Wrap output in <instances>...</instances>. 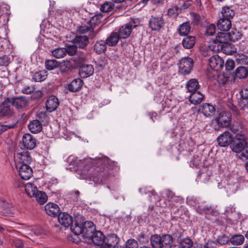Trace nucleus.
<instances>
[{"label": "nucleus", "mask_w": 248, "mask_h": 248, "mask_svg": "<svg viewBox=\"0 0 248 248\" xmlns=\"http://www.w3.org/2000/svg\"><path fill=\"white\" fill-rule=\"evenodd\" d=\"M79 66V74L82 78H86L92 76L94 72V68L91 64H82Z\"/></svg>", "instance_id": "15"}, {"label": "nucleus", "mask_w": 248, "mask_h": 248, "mask_svg": "<svg viewBox=\"0 0 248 248\" xmlns=\"http://www.w3.org/2000/svg\"><path fill=\"white\" fill-rule=\"evenodd\" d=\"M119 242V238L115 234L108 235L106 238H105V241L103 245L100 248H110L111 247L118 245Z\"/></svg>", "instance_id": "17"}, {"label": "nucleus", "mask_w": 248, "mask_h": 248, "mask_svg": "<svg viewBox=\"0 0 248 248\" xmlns=\"http://www.w3.org/2000/svg\"><path fill=\"white\" fill-rule=\"evenodd\" d=\"M199 84L195 79H190L186 83V87L188 92L192 93L197 91L199 88Z\"/></svg>", "instance_id": "32"}, {"label": "nucleus", "mask_w": 248, "mask_h": 248, "mask_svg": "<svg viewBox=\"0 0 248 248\" xmlns=\"http://www.w3.org/2000/svg\"><path fill=\"white\" fill-rule=\"evenodd\" d=\"M34 91V88L33 86H26L22 90V92L25 94H30L33 93Z\"/></svg>", "instance_id": "64"}, {"label": "nucleus", "mask_w": 248, "mask_h": 248, "mask_svg": "<svg viewBox=\"0 0 248 248\" xmlns=\"http://www.w3.org/2000/svg\"><path fill=\"white\" fill-rule=\"evenodd\" d=\"M186 202H187V204L194 207L196 208V210L198 208V206H200L199 205V200L196 197H188L186 199Z\"/></svg>", "instance_id": "54"}, {"label": "nucleus", "mask_w": 248, "mask_h": 248, "mask_svg": "<svg viewBox=\"0 0 248 248\" xmlns=\"http://www.w3.org/2000/svg\"><path fill=\"white\" fill-rule=\"evenodd\" d=\"M9 102L17 108H25L29 104V100L25 96L10 98L9 99Z\"/></svg>", "instance_id": "12"}, {"label": "nucleus", "mask_w": 248, "mask_h": 248, "mask_svg": "<svg viewBox=\"0 0 248 248\" xmlns=\"http://www.w3.org/2000/svg\"><path fill=\"white\" fill-rule=\"evenodd\" d=\"M83 163L85 166L82 172L85 176L98 178L102 182L105 180L104 176L108 173V169H113L117 164V162L105 156L85 159Z\"/></svg>", "instance_id": "1"}, {"label": "nucleus", "mask_w": 248, "mask_h": 248, "mask_svg": "<svg viewBox=\"0 0 248 248\" xmlns=\"http://www.w3.org/2000/svg\"><path fill=\"white\" fill-rule=\"evenodd\" d=\"M238 157L241 160H246L248 159V144L239 154L237 155Z\"/></svg>", "instance_id": "58"}, {"label": "nucleus", "mask_w": 248, "mask_h": 248, "mask_svg": "<svg viewBox=\"0 0 248 248\" xmlns=\"http://www.w3.org/2000/svg\"><path fill=\"white\" fill-rule=\"evenodd\" d=\"M58 66V62L55 60H47L45 62V67L48 70H52Z\"/></svg>", "instance_id": "50"}, {"label": "nucleus", "mask_w": 248, "mask_h": 248, "mask_svg": "<svg viewBox=\"0 0 248 248\" xmlns=\"http://www.w3.org/2000/svg\"><path fill=\"white\" fill-rule=\"evenodd\" d=\"M83 82L79 78H76L73 80L68 85V89L70 92H77L79 91L82 85Z\"/></svg>", "instance_id": "24"}, {"label": "nucleus", "mask_w": 248, "mask_h": 248, "mask_svg": "<svg viewBox=\"0 0 248 248\" xmlns=\"http://www.w3.org/2000/svg\"><path fill=\"white\" fill-rule=\"evenodd\" d=\"M236 62L241 64H247L248 57L243 54H238L236 56Z\"/></svg>", "instance_id": "53"}, {"label": "nucleus", "mask_w": 248, "mask_h": 248, "mask_svg": "<svg viewBox=\"0 0 248 248\" xmlns=\"http://www.w3.org/2000/svg\"><path fill=\"white\" fill-rule=\"evenodd\" d=\"M36 139L29 133L25 134L22 138V144L28 150H32L36 146Z\"/></svg>", "instance_id": "14"}, {"label": "nucleus", "mask_w": 248, "mask_h": 248, "mask_svg": "<svg viewBox=\"0 0 248 248\" xmlns=\"http://www.w3.org/2000/svg\"><path fill=\"white\" fill-rule=\"evenodd\" d=\"M59 105V102L58 98L54 95H51L47 98L46 107L48 111L52 112L56 109Z\"/></svg>", "instance_id": "21"}, {"label": "nucleus", "mask_w": 248, "mask_h": 248, "mask_svg": "<svg viewBox=\"0 0 248 248\" xmlns=\"http://www.w3.org/2000/svg\"><path fill=\"white\" fill-rule=\"evenodd\" d=\"M239 93L241 96V100L239 102V107L241 109L248 108V86H244Z\"/></svg>", "instance_id": "11"}, {"label": "nucleus", "mask_w": 248, "mask_h": 248, "mask_svg": "<svg viewBox=\"0 0 248 248\" xmlns=\"http://www.w3.org/2000/svg\"><path fill=\"white\" fill-rule=\"evenodd\" d=\"M36 120H39L40 123H47L49 121V117L46 112L40 111L38 113L36 116Z\"/></svg>", "instance_id": "47"}, {"label": "nucleus", "mask_w": 248, "mask_h": 248, "mask_svg": "<svg viewBox=\"0 0 248 248\" xmlns=\"http://www.w3.org/2000/svg\"><path fill=\"white\" fill-rule=\"evenodd\" d=\"M248 144V140L245 135L237 134L236 141L232 147V151L239 155Z\"/></svg>", "instance_id": "5"}, {"label": "nucleus", "mask_w": 248, "mask_h": 248, "mask_svg": "<svg viewBox=\"0 0 248 248\" xmlns=\"http://www.w3.org/2000/svg\"><path fill=\"white\" fill-rule=\"evenodd\" d=\"M53 57L57 59H60L66 55V50L64 47L57 48L51 52Z\"/></svg>", "instance_id": "39"}, {"label": "nucleus", "mask_w": 248, "mask_h": 248, "mask_svg": "<svg viewBox=\"0 0 248 248\" xmlns=\"http://www.w3.org/2000/svg\"><path fill=\"white\" fill-rule=\"evenodd\" d=\"M22 179L28 180L32 175V170L29 165H17L16 166Z\"/></svg>", "instance_id": "9"}, {"label": "nucleus", "mask_w": 248, "mask_h": 248, "mask_svg": "<svg viewBox=\"0 0 248 248\" xmlns=\"http://www.w3.org/2000/svg\"><path fill=\"white\" fill-rule=\"evenodd\" d=\"M28 128L31 132L37 133L42 130V124L39 120H34L30 122Z\"/></svg>", "instance_id": "27"}, {"label": "nucleus", "mask_w": 248, "mask_h": 248, "mask_svg": "<svg viewBox=\"0 0 248 248\" xmlns=\"http://www.w3.org/2000/svg\"><path fill=\"white\" fill-rule=\"evenodd\" d=\"M193 110L192 116L195 117V122L198 123L202 121L200 118L201 117V113L206 118H211L215 113L216 108L214 106L210 103H204L200 108L194 107L192 108Z\"/></svg>", "instance_id": "2"}, {"label": "nucleus", "mask_w": 248, "mask_h": 248, "mask_svg": "<svg viewBox=\"0 0 248 248\" xmlns=\"http://www.w3.org/2000/svg\"><path fill=\"white\" fill-rule=\"evenodd\" d=\"M78 31L82 34L89 32V35L92 38H93L95 36V34L93 32V29L91 27L86 26H80L79 28Z\"/></svg>", "instance_id": "42"}, {"label": "nucleus", "mask_w": 248, "mask_h": 248, "mask_svg": "<svg viewBox=\"0 0 248 248\" xmlns=\"http://www.w3.org/2000/svg\"><path fill=\"white\" fill-rule=\"evenodd\" d=\"M10 62V58L7 55L0 57V66H7Z\"/></svg>", "instance_id": "59"}, {"label": "nucleus", "mask_w": 248, "mask_h": 248, "mask_svg": "<svg viewBox=\"0 0 248 248\" xmlns=\"http://www.w3.org/2000/svg\"><path fill=\"white\" fill-rule=\"evenodd\" d=\"M231 114L228 111H222L211 123L212 126L216 130H219L221 127L228 126L231 122Z\"/></svg>", "instance_id": "3"}, {"label": "nucleus", "mask_w": 248, "mask_h": 248, "mask_svg": "<svg viewBox=\"0 0 248 248\" xmlns=\"http://www.w3.org/2000/svg\"><path fill=\"white\" fill-rule=\"evenodd\" d=\"M196 211L200 214H211L213 212V209L211 206L204 207L202 206H198Z\"/></svg>", "instance_id": "52"}, {"label": "nucleus", "mask_w": 248, "mask_h": 248, "mask_svg": "<svg viewBox=\"0 0 248 248\" xmlns=\"http://www.w3.org/2000/svg\"><path fill=\"white\" fill-rule=\"evenodd\" d=\"M71 67V63L69 61H63L61 64L60 68L62 72H65L66 70L69 69Z\"/></svg>", "instance_id": "63"}, {"label": "nucleus", "mask_w": 248, "mask_h": 248, "mask_svg": "<svg viewBox=\"0 0 248 248\" xmlns=\"http://www.w3.org/2000/svg\"><path fill=\"white\" fill-rule=\"evenodd\" d=\"M0 113L2 116H10L13 115V111L7 104H3L1 107Z\"/></svg>", "instance_id": "46"}, {"label": "nucleus", "mask_w": 248, "mask_h": 248, "mask_svg": "<svg viewBox=\"0 0 248 248\" xmlns=\"http://www.w3.org/2000/svg\"><path fill=\"white\" fill-rule=\"evenodd\" d=\"M84 228L85 229V234L87 236H90V232L95 230V226L93 222L91 221H86L83 224Z\"/></svg>", "instance_id": "44"}, {"label": "nucleus", "mask_w": 248, "mask_h": 248, "mask_svg": "<svg viewBox=\"0 0 248 248\" xmlns=\"http://www.w3.org/2000/svg\"><path fill=\"white\" fill-rule=\"evenodd\" d=\"M31 161V157L29 152L23 151L18 153L15 156L16 166L17 165H29Z\"/></svg>", "instance_id": "7"}, {"label": "nucleus", "mask_w": 248, "mask_h": 248, "mask_svg": "<svg viewBox=\"0 0 248 248\" xmlns=\"http://www.w3.org/2000/svg\"><path fill=\"white\" fill-rule=\"evenodd\" d=\"M92 240L95 245L101 247L105 241V236L103 233L99 231L93 232Z\"/></svg>", "instance_id": "22"}, {"label": "nucleus", "mask_w": 248, "mask_h": 248, "mask_svg": "<svg viewBox=\"0 0 248 248\" xmlns=\"http://www.w3.org/2000/svg\"><path fill=\"white\" fill-rule=\"evenodd\" d=\"M71 230L73 232L77 235L81 233H85V229L84 228L83 224L75 223L74 226H71Z\"/></svg>", "instance_id": "38"}, {"label": "nucleus", "mask_w": 248, "mask_h": 248, "mask_svg": "<svg viewBox=\"0 0 248 248\" xmlns=\"http://www.w3.org/2000/svg\"><path fill=\"white\" fill-rule=\"evenodd\" d=\"M244 240L245 237L242 234H235L230 237V243L233 245H241L243 244Z\"/></svg>", "instance_id": "31"}, {"label": "nucleus", "mask_w": 248, "mask_h": 248, "mask_svg": "<svg viewBox=\"0 0 248 248\" xmlns=\"http://www.w3.org/2000/svg\"><path fill=\"white\" fill-rule=\"evenodd\" d=\"M210 67L215 71L220 70L224 66V61L217 55L212 56L208 61Z\"/></svg>", "instance_id": "8"}, {"label": "nucleus", "mask_w": 248, "mask_h": 248, "mask_svg": "<svg viewBox=\"0 0 248 248\" xmlns=\"http://www.w3.org/2000/svg\"><path fill=\"white\" fill-rule=\"evenodd\" d=\"M217 141L219 146H228L232 141V135L230 132L225 131L218 136Z\"/></svg>", "instance_id": "13"}, {"label": "nucleus", "mask_w": 248, "mask_h": 248, "mask_svg": "<svg viewBox=\"0 0 248 248\" xmlns=\"http://www.w3.org/2000/svg\"><path fill=\"white\" fill-rule=\"evenodd\" d=\"M138 244L137 242L134 239H129L126 242V248H138Z\"/></svg>", "instance_id": "60"}, {"label": "nucleus", "mask_w": 248, "mask_h": 248, "mask_svg": "<svg viewBox=\"0 0 248 248\" xmlns=\"http://www.w3.org/2000/svg\"><path fill=\"white\" fill-rule=\"evenodd\" d=\"M226 34L223 32H219L216 38L209 42V48L214 52H218L222 49L223 44L226 43L225 38Z\"/></svg>", "instance_id": "4"}, {"label": "nucleus", "mask_w": 248, "mask_h": 248, "mask_svg": "<svg viewBox=\"0 0 248 248\" xmlns=\"http://www.w3.org/2000/svg\"><path fill=\"white\" fill-rule=\"evenodd\" d=\"M221 14L222 15V18H225V19L231 20L234 16L235 13L232 8L229 7H225L222 8Z\"/></svg>", "instance_id": "34"}, {"label": "nucleus", "mask_w": 248, "mask_h": 248, "mask_svg": "<svg viewBox=\"0 0 248 248\" xmlns=\"http://www.w3.org/2000/svg\"><path fill=\"white\" fill-rule=\"evenodd\" d=\"M232 24L231 20L221 18L217 22V27L218 29L223 31H229L231 28Z\"/></svg>", "instance_id": "25"}, {"label": "nucleus", "mask_w": 248, "mask_h": 248, "mask_svg": "<svg viewBox=\"0 0 248 248\" xmlns=\"http://www.w3.org/2000/svg\"><path fill=\"white\" fill-rule=\"evenodd\" d=\"M86 60V56L83 52L78 51L77 54V57L74 59L75 62L78 65L84 63Z\"/></svg>", "instance_id": "49"}, {"label": "nucleus", "mask_w": 248, "mask_h": 248, "mask_svg": "<svg viewBox=\"0 0 248 248\" xmlns=\"http://www.w3.org/2000/svg\"><path fill=\"white\" fill-rule=\"evenodd\" d=\"M164 20L162 16H152L149 21V27L153 31H158L164 25Z\"/></svg>", "instance_id": "16"}, {"label": "nucleus", "mask_w": 248, "mask_h": 248, "mask_svg": "<svg viewBox=\"0 0 248 248\" xmlns=\"http://www.w3.org/2000/svg\"><path fill=\"white\" fill-rule=\"evenodd\" d=\"M135 27H136V25L134 22H130L122 26L117 33L121 39H126L130 36L133 28Z\"/></svg>", "instance_id": "10"}, {"label": "nucleus", "mask_w": 248, "mask_h": 248, "mask_svg": "<svg viewBox=\"0 0 248 248\" xmlns=\"http://www.w3.org/2000/svg\"><path fill=\"white\" fill-rule=\"evenodd\" d=\"M46 70H42L35 72L32 76V78L36 82H41L46 79L47 75Z\"/></svg>", "instance_id": "35"}, {"label": "nucleus", "mask_w": 248, "mask_h": 248, "mask_svg": "<svg viewBox=\"0 0 248 248\" xmlns=\"http://www.w3.org/2000/svg\"><path fill=\"white\" fill-rule=\"evenodd\" d=\"M195 41L196 38L195 36L186 35L182 40V46L185 48L190 49L194 46Z\"/></svg>", "instance_id": "26"}, {"label": "nucleus", "mask_w": 248, "mask_h": 248, "mask_svg": "<svg viewBox=\"0 0 248 248\" xmlns=\"http://www.w3.org/2000/svg\"><path fill=\"white\" fill-rule=\"evenodd\" d=\"M24 187L26 193L30 197H33L38 191L36 186L30 183L25 184Z\"/></svg>", "instance_id": "33"}, {"label": "nucleus", "mask_w": 248, "mask_h": 248, "mask_svg": "<svg viewBox=\"0 0 248 248\" xmlns=\"http://www.w3.org/2000/svg\"><path fill=\"white\" fill-rule=\"evenodd\" d=\"M46 213L52 217H56L60 213V209L59 206L54 203H48L45 206Z\"/></svg>", "instance_id": "20"}, {"label": "nucleus", "mask_w": 248, "mask_h": 248, "mask_svg": "<svg viewBox=\"0 0 248 248\" xmlns=\"http://www.w3.org/2000/svg\"><path fill=\"white\" fill-rule=\"evenodd\" d=\"M216 243L221 245H224L227 244L230 242V237L225 234H222L219 235L217 239Z\"/></svg>", "instance_id": "45"}, {"label": "nucleus", "mask_w": 248, "mask_h": 248, "mask_svg": "<svg viewBox=\"0 0 248 248\" xmlns=\"http://www.w3.org/2000/svg\"><path fill=\"white\" fill-rule=\"evenodd\" d=\"M192 245L193 242L189 238H184L180 241V246L183 248H190Z\"/></svg>", "instance_id": "55"}, {"label": "nucleus", "mask_w": 248, "mask_h": 248, "mask_svg": "<svg viewBox=\"0 0 248 248\" xmlns=\"http://www.w3.org/2000/svg\"><path fill=\"white\" fill-rule=\"evenodd\" d=\"M119 34L116 32H112L110 33L109 36L107 38L106 42L109 46H114L118 42L119 39H120Z\"/></svg>", "instance_id": "28"}, {"label": "nucleus", "mask_w": 248, "mask_h": 248, "mask_svg": "<svg viewBox=\"0 0 248 248\" xmlns=\"http://www.w3.org/2000/svg\"><path fill=\"white\" fill-rule=\"evenodd\" d=\"M162 242L163 248L169 247L173 242V238L170 234H164L162 236Z\"/></svg>", "instance_id": "43"}, {"label": "nucleus", "mask_w": 248, "mask_h": 248, "mask_svg": "<svg viewBox=\"0 0 248 248\" xmlns=\"http://www.w3.org/2000/svg\"><path fill=\"white\" fill-rule=\"evenodd\" d=\"M190 15L192 23H193L194 25L198 24L201 19L200 16L196 14L195 13L193 12L190 13Z\"/></svg>", "instance_id": "61"}, {"label": "nucleus", "mask_w": 248, "mask_h": 248, "mask_svg": "<svg viewBox=\"0 0 248 248\" xmlns=\"http://www.w3.org/2000/svg\"><path fill=\"white\" fill-rule=\"evenodd\" d=\"M114 5L112 2H106L101 5L100 10L105 13H108L112 11L114 8Z\"/></svg>", "instance_id": "48"}, {"label": "nucleus", "mask_w": 248, "mask_h": 248, "mask_svg": "<svg viewBox=\"0 0 248 248\" xmlns=\"http://www.w3.org/2000/svg\"><path fill=\"white\" fill-rule=\"evenodd\" d=\"M139 192L141 194H147L151 201H153V199L155 200L156 193L155 190H147L146 187L140 188L139 189Z\"/></svg>", "instance_id": "40"}, {"label": "nucleus", "mask_w": 248, "mask_h": 248, "mask_svg": "<svg viewBox=\"0 0 248 248\" xmlns=\"http://www.w3.org/2000/svg\"><path fill=\"white\" fill-rule=\"evenodd\" d=\"M15 125V124H8L7 123H5L4 124L0 123V134L4 132L9 129L14 128Z\"/></svg>", "instance_id": "56"}, {"label": "nucleus", "mask_w": 248, "mask_h": 248, "mask_svg": "<svg viewBox=\"0 0 248 248\" xmlns=\"http://www.w3.org/2000/svg\"><path fill=\"white\" fill-rule=\"evenodd\" d=\"M58 219L59 222L66 228L70 226L73 223L72 217L65 212L60 213L58 215Z\"/></svg>", "instance_id": "18"}, {"label": "nucleus", "mask_w": 248, "mask_h": 248, "mask_svg": "<svg viewBox=\"0 0 248 248\" xmlns=\"http://www.w3.org/2000/svg\"><path fill=\"white\" fill-rule=\"evenodd\" d=\"M235 67V64L233 60L228 59L225 63L226 69L228 71L232 70Z\"/></svg>", "instance_id": "62"}, {"label": "nucleus", "mask_w": 248, "mask_h": 248, "mask_svg": "<svg viewBox=\"0 0 248 248\" xmlns=\"http://www.w3.org/2000/svg\"><path fill=\"white\" fill-rule=\"evenodd\" d=\"M33 197L35 198L37 202L40 204H44L47 200V196L46 193L41 191H37Z\"/></svg>", "instance_id": "36"}, {"label": "nucleus", "mask_w": 248, "mask_h": 248, "mask_svg": "<svg viewBox=\"0 0 248 248\" xmlns=\"http://www.w3.org/2000/svg\"><path fill=\"white\" fill-rule=\"evenodd\" d=\"M66 50V54H68L69 56H73L78 53L77 47L74 44L67 46L64 48Z\"/></svg>", "instance_id": "51"}, {"label": "nucleus", "mask_w": 248, "mask_h": 248, "mask_svg": "<svg viewBox=\"0 0 248 248\" xmlns=\"http://www.w3.org/2000/svg\"><path fill=\"white\" fill-rule=\"evenodd\" d=\"M191 28L189 22H186L181 24L177 29V31L181 36H186L188 35L190 32Z\"/></svg>", "instance_id": "29"}, {"label": "nucleus", "mask_w": 248, "mask_h": 248, "mask_svg": "<svg viewBox=\"0 0 248 248\" xmlns=\"http://www.w3.org/2000/svg\"><path fill=\"white\" fill-rule=\"evenodd\" d=\"M193 61L191 58H183L179 61V72L183 75L189 74L193 69Z\"/></svg>", "instance_id": "6"}, {"label": "nucleus", "mask_w": 248, "mask_h": 248, "mask_svg": "<svg viewBox=\"0 0 248 248\" xmlns=\"http://www.w3.org/2000/svg\"><path fill=\"white\" fill-rule=\"evenodd\" d=\"M151 243L154 248H162L163 244L162 242V236L158 234L152 235L151 237Z\"/></svg>", "instance_id": "30"}, {"label": "nucleus", "mask_w": 248, "mask_h": 248, "mask_svg": "<svg viewBox=\"0 0 248 248\" xmlns=\"http://www.w3.org/2000/svg\"><path fill=\"white\" fill-rule=\"evenodd\" d=\"M216 30V26L213 24H210L206 28L205 35L207 36H212L215 34Z\"/></svg>", "instance_id": "57"}, {"label": "nucleus", "mask_w": 248, "mask_h": 248, "mask_svg": "<svg viewBox=\"0 0 248 248\" xmlns=\"http://www.w3.org/2000/svg\"><path fill=\"white\" fill-rule=\"evenodd\" d=\"M204 95L199 91H196L191 93L189 96V101L194 105L200 104L203 100Z\"/></svg>", "instance_id": "23"}, {"label": "nucleus", "mask_w": 248, "mask_h": 248, "mask_svg": "<svg viewBox=\"0 0 248 248\" xmlns=\"http://www.w3.org/2000/svg\"><path fill=\"white\" fill-rule=\"evenodd\" d=\"M107 43L104 41L97 42L94 46V50L98 54H101L105 51L107 48Z\"/></svg>", "instance_id": "37"}, {"label": "nucleus", "mask_w": 248, "mask_h": 248, "mask_svg": "<svg viewBox=\"0 0 248 248\" xmlns=\"http://www.w3.org/2000/svg\"><path fill=\"white\" fill-rule=\"evenodd\" d=\"M248 73L247 69L244 66H240L238 67L235 71L236 77L239 78H246Z\"/></svg>", "instance_id": "41"}, {"label": "nucleus", "mask_w": 248, "mask_h": 248, "mask_svg": "<svg viewBox=\"0 0 248 248\" xmlns=\"http://www.w3.org/2000/svg\"><path fill=\"white\" fill-rule=\"evenodd\" d=\"M73 43L77 47L83 49L89 44V38L86 35H77L73 39Z\"/></svg>", "instance_id": "19"}]
</instances>
